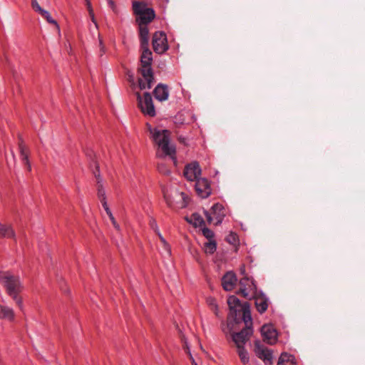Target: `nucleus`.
<instances>
[{
    "label": "nucleus",
    "instance_id": "1",
    "mask_svg": "<svg viewBox=\"0 0 365 365\" xmlns=\"http://www.w3.org/2000/svg\"><path fill=\"white\" fill-rule=\"evenodd\" d=\"M0 283L6 290L10 296L22 312L24 311L23 299L19 293L23 290L24 287L18 276L12 274L9 272H0Z\"/></svg>",
    "mask_w": 365,
    "mask_h": 365
},
{
    "label": "nucleus",
    "instance_id": "2",
    "mask_svg": "<svg viewBox=\"0 0 365 365\" xmlns=\"http://www.w3.org/2000/svg\"><path fill=\"white\" fill-rule=\"evenodd\" d=\"M148 130L153 140L158 147L157 156L158 158L169 156L175 160V147L170 143L169 131L153 128L150 125H148Z\"/></svg>",
    "mask_w": 365,
    "mask_h": 365
},
{
    "label": "nucleus",
    "instance_id": "3",
    "mask_svg": "<svg viewBox=\"0 0 365 365\" xmlns=\"http://www.w3.org/2000/svg\"><path fill=\"white\" fill-rule=\"evenodd\" d=\"M141 48L143 52L140 57L139 71L143 78L138 80V84L140 89L145 90L151 88L154 82L153 72L151 67L153 54L148 46Z\"/></svg>",
    "mask_w": 365,
    "mask_h": 365
},
{
    "label": "nucleus",
    "instance_id": "4",
    "mask_svg": "<svg viewBox=\"0 0 365 365\" xmlns=\"http://www.w3.org/2000/svg\"><path fill=\"white\" fill-rule=\"evenodd\" d=\"M164 199L168 207L173 209H182L188 203L187 195L176 186L169 185L163 189Z\"/></svg>",
    "mask_w": 365,
    "mask_h": 365
},
{
    "label": "nucleus",
    "instance_id": "5",
    "mask_svg": "<svg viewBox=\"0 0 365 365\" xmlns=\"http://www.w3.org/2000/svg\"><path fill=\"white\" fill-rule=\"evenodd\" d=\"M204 214L209 223L217 225L222 222L225 216V210L222 205L216 203L212 205L210 212L204 210Z\"/></svg>",
    "mask_w": 365,
    "mask_h": 365
},
{
    "label": "nucleus",
    "instance_id": "6",
    "mask_svg": "<svg viewBox=\"0 0 365 365\" xmlns=\"http://www.w3.org/2000/svg\"><path fill=\"white\" fill-rule=\"evenodd\" d=\"M137 98L141 111L145 115H149L150 117L155 116V110L150 93L145 92L143 97H141L140 95L138 93Z\"/></svg>",
    "mask_w": 365,
    "mask_h": 365
},
{
    "label": "nucleus",
    "instance_id": "7",
    "mask_svg": "<svg viewBox=\"0 0 365 365\" xmlns=\"http://www.w3.org/2000/svg\"><path fill=\"white\" fill-rule=\"evenodd\" d=\"M240 286L239 292L246 299H250L257 289L253 279L247 276L240 280Z\"/></svg>",
    "mask_w": 365,
    "mask_h": 365
},
{
    "label": "nucleus",
    "instance_id": "8",
    "mask_svg": "<svg viewBox=\"0 0 365 365\" xmlns=\"http://www.w3.org/2000/svg\"><path fill=\"white\" fill-rule=\"evenodd\" d=\"M153 48L155 53L161 54L168 49L167 36L164 32H155L153 36Z\"/></svg>",
    "mask_w": 365,
    "mask_h": 365
},
{
    "label": "nucleus",
    "instance_id": "9",
    "mask_svg": "<svg viewBox=\"0 0 365 365\" xmlns=\"http://www.w3.org/2000/svg\"><path fill=\"white\" fill-rule=\"evenodd\" d=\"M255 353L256 356L262 360L265 364H272V352L270 349L262 344L260 341H256L255 342Z\"/></svg>",
    "mask_w": 365,
    "mask_h": 365
},
{
    "label": "nucleus",
    "instance_id": "10",
    "mask_svg": "<svg viewBox=\"0 0 365 365\" xmlns=\"http://www.w3.org/2000/svg\"><path fill=\"white\" fill-rule=\"evenodd\" d=\"M201 168L197 162H192L187 165L184 170V176L190 181L197 180L200 178Z\"/></svg>",
    "mask_w": 365,
    "mask_h": 365
},
{
    "label": "nucleus",
    "instance_id": "11",
    "mask_svg": "<svg viewBox=\"0 0 365 365\" xmlns=\"http://www.w3.org/2000/svg\"><path fill=\"white\" fill-rule=\"evenodd\" d=\"M195 187L197 194L202 198H207L211 194V187L206 178L197 179Z\"/></svg>",
    "mask_w": 365,
    "mask_h": 365
},
{
    "label": "nucleus",
    "instance_id": "12",
    "mask_svg": "<svg viewBox=\"0 0 365 365\" xmlns=\"http://www.w3.org/2000/svg\"><path fill=\"white\" fill-rule=\"evenodd\" d=\"M252 334V328L245 327L240 332L235 333L232 335V339L237 347L244 346L249 337Z\"/></svg>",
    "mask_w": 365,
    "mask_h": 365
},
{
    "label": "nucleus",
    "instance_id": "13",
    "mask_svg": "<svg viewBox=\"0 0 365 365\" xmlns=\"http://www.w3.org/2000/svg\"><path fill=\"white\" fill-rule=\"evenodd\" d=\"M261 333L265 342L273 344L277 341V331L271 325L265 324L261 329Z\"/></svg>",
    "mask_w": 365,
    "mask_h": 365
},
{
    "label": "nucleus",
    "instance_id": "14",
    "mask_svg": "<svg viewBox=\"0 0 365 365\" xmlns=\"http://www.w3.org/2000/svg\"><path fill=\"white\" fill-rule=\"evenodd\" d=\"M237 282V277L234 272H227L222 278V285L225 290L231 291Z\"/></svg>",
    "mask_w": 365,
    "mask_h": 365
},
{
    "label": "nucleus",
    "instance_id": "15",
    "mask_svg": "<svg viewBox=\"0 0 365 365\" xmlns=\"http://www.w3.org/2000/svg\"><path fill=\"white\" fill-rule=\"evenodd\" d=\"M153 95L159 101H165L168 98L169 91L166 85L159 83L153 91Z\"/></svg>",
    "mask_w": 365,
    "mask_h": 365
},
{
    "label": "nucleus",
    "instance_id": "16",
    "mask_svg": "<svg viewBox=\"0 0 365 365\" xmlns=\"http://www.w3.org/2000/svg\"><path fill=\"white\" fill-rule=\"evenodd\" d=\"M155 12L153 9H148L137 16L136 21L138 24L148 25L155 18Z\"/></svg>",
    "mask_w": 365,
    "mask_h": 365
},
{
    "label": "nucleus",
    "instance_id": "17",
    "mask_svg": "<svg viewBox=\"0 0 365 365\" xmlns=\"http://www.w3.org/2000/svg\"><path fill=\"white\" fill-rule=\"evenodd\" d=\"M269 299L264 294L255 297V306L259 313H264L268 308Z\"/></svg>",
    "mask_w": 365,
    "mask_h": 365
},
{
    "label": "nucleus",
    "instance_id": "18",
    "mask_svg": "<svg viewBox=\"0 0 365 365\" xmlns=\"http://www.w3.org/2000/svg\"><path fill=\"white\" fill-rule=\"evenodd\" d=\"M0 319H6L9 322L14 321L15 312L13 308L6 305H0Z\"/></svg>",
    "mask_w": 365,
    "mask_h": 365
},
{
    "label": "nucleus",
    "instance_id": "19",
    "mask_svg": "<svg viewBox=\"0 0 365 365\" xmlns=\"http://www.w3.org/2000/svg\"><path fill=\"white\" fill-rule=\"evenodd\" d=\"M242 312V320L245 324V327H251L252 326V319L251 316V312L250 309V304L248 302H245L242 309H240Z\"/></svg>",
    "mask_w": 365,
    "mask_h": 365
},
{
    "label": "nucleus",
    "instance_id": "20",
    "mask_svg": "<svg viewBox=\"0 0 365 365\" xmlns=\"http://www.w3.org/2000/svg\"><path fill=\"white\" fill-rule=\"evenodd\" d=\"M19 152H20V158L22 163L27 167L29 171L31 170V166L29 160V150L26 146L23 143V142L19 143Z\"/></svg>",
    "mask_w": 365,
    "mask_h": 365
},
{
    "label": "nucleus",
    "instance_id": "21",
    "mask_svg": "<svg viewBox=\"0 0 365 365\" xmlns=\"http://www.w3.org/2000/svg\"><path fill=\"white\" fill-rule=\"evenodd\" d=\"M0 238H13L16 241L15 232L10 225L0 223Z\"/></svg>",
    "mask_w": 365,
    "mask_h": 365
},
{
    "label": "nucleus",
    "instance_id": "22",
    "mask_svg": "<svg viewBox=\"0 0 365 365\" xmlns=\"http://www.w3.org/2000/svg\"><path fill=\"white\" fill-rule=\"evenodd\" d=\"M227 304L230 307V312H233V314H235V315H237V312L238 311H240L242 306V304H241L240 303V299L234 295L229 297L227 299Z\"/></svg>",
    "mask_w": 365,
    "mask_h": 365
},
{
    "label": "nucleus",
    "instance_id": "23",
    "mask_svg": "<svg viewBox=\"0 0 365 365\" xmlns=\"http://www.w3.org/2000/svg\"><path fill=\"white\" fill-rule=\"evenodd\" d=\"M139 25V31H140V44L141 47L148 46V34L149 31L147 25L145 24H138Z\"/></svg>",
    "mask_w": 365,
    "mask_h": 365
},
{
    "label": "nucleus",
    "instance_id": "24",
    "mask_svg": "<svg viewBox=\"0 0 365 365\" xmlns=\"http://www.w3.org/2000/svg\"><path fill=\"white\" fill-rule=\"evenodd\" d=\"M187 220L190 223L192 224L195 227L202 228L205 225L202 217L200 214L196 212L192 214L190 218L187 219Z\"/></svg>",
    "mask_w": 365,
    "mask_h": 365
},
{
    "label": "nucleus",
    "instance_id": "25",
    "mask_svg": "<svg viewBox=\"0 0 365 365\" xmlns=\"http://www.w3.org/2000/svg\"><path fill=\"white\" fill-rule=\"evenodd\" d=\"M162 244L160 248V253L164 257H169L171 255V248L170 245L167 242L165 239L162 235H160L159 237Z\"/></svg>",
    "mask_w": 365,
    "mask_h": 365
},
{
    "label": "nucleus",
    "instance_id": "26",
    "mask_svg": "<svg viewBox=\"0 0 365 365\" xmlns=\"http://www.w3.org/2000/svg\"><path fill=\"white\" fill-rule=\"evenodd\" d=\"M277 365H296L293 361V356L287 354H282L279 359Z\"/></svg>",
    "mask_w": 365,
    "mask_h": 365
},
{
    "label": "nucleus",
    "instance_id": "27",
    "mask_svg": "<svg viewBox=\"0 0 365 365\" xmlns=\"http://www.w3.org/2000/svg\"><path fill=\"white\" fill-rule=\"evenodd\" d=\"M237 354L239 355V357H240L241 361L244 364H246L249 362V361H250L249 354L244 346H242L237 347Z\"/></svg>",
    "mask_w": 365,
    "mask_h": 365
},
{
    "label": "nucleus",
    "instance_id": "28",
    "mask_svg": "<svg viewBox=\"0 0 365 365\" xmlns=\"http://www.w3.org/2000/svg\"><path fill=\"white\" fill-rule=\"evenodd\" d=\"M148 9V8H147L145 4H143V2H139V1H133V9L137 16Z\"/></svg>",
    "mask_w": 365,
    "mask_h": 365
},
{
    "label": "nucleus",
    "instance_id": "29",
    "mask_svg": "<svg viewBox=\"0 0 365 365\" xmlns=\"http://www.w3.org/2000/svg\"><path fill=\"white\" fill-rule=\"evenodd\" d=\"M205 252L207 254H213L217 249V244L215 240H209L204 244Z\"/></svg>",
    "mask_w": 365,
    "mask_h": 365
},
{
    "label": "nucleus",
    "instance_id": "30",
    "mask_svg": "<svg viewBox=\"0 0 365 365\" xmlns=\"http://www.w3.org/2000/svg\"><path fill=\"white\" fill-rule=\"evenodd\" d=\"M96 177L98 178V196L101 201V202H106V191L103 187V185L100 184V180H98V177L96 175Z\"/></svg>",
    "mask_w": 365,
    "mask_h": 365
},
{
    "label": "nucleus",
    "instance_id": "31",
    "mask_svg": "<svg viewBox=\"0 0 365 365\" xmlns=\"http://www.w3.org/2000/svg\"><path fill=\"white\" fill-rule=\"evenodd\" d=\"M40 14L46 19V21L50 23V24H52L53 25H55L56 26V28L58 29H59V26L56 22V21H55L52 17L50 15L49 12L46 11L45 9H43V11H41V12L40 13Z\"/></svg>",
    "mask_w": 365,
    "mask_h": 365
},
{
    "label": "nucleus",
    "instance_id": "32",
    "mask_svg": "<svg viewBox=\"0 0 365 365\" xmlns=\"http://www.w3.org/2000/svg\"><path fill=\"white\" fill-rule=\"evenodd\" d=\"M202 233L205 237L207 239V240H214V232L209 228L206 227L205 226H203L201 228Z\"/></svg>",
    "mask_w": 365,
    "mask_h": 365
},
{
    "label": "nucleus",
    "instance_id": "33",
    "mask_svg": "<svg viewBox=\"0 0 365 365\" xmlns=\"http://www.w3.org/2000/svg\"><path fill=\"white\" fill-rule=\"evenodd\" d=\"M207 303L210 306L216 316L218 317V307L214 298L209 297L207 299Z\"/></svg>",
    "mask_w": 365,
    "mask_h": 365
},
{
    "label": "nucleus",
    "instance_id": "34",
    "mask_svg": "<svg viewBox=\"0 0 365 365\" xmlns=\"http://www.w3.org/2000/svg\"><path fill=\"white\" fill-rule=\"evenodd\" d=\"M149 224L150 228L158 235V237H160V235H161V233L158 228L156 220L153 218H150Z\"/></svg>",
    "mask_w": 365,
    "mask_h": 365
},
{
    "label": "nucleus",
    "instance_id": "35",
    "mask_svg": "<svg viewBox=\"0 0 365 365\" xmlns=\"http://www.w3.org/2000/svg\"><path fill=\"white\" fill-rule=\"evenodd\" d=\"M86 2V6H87L89 14L91 16V20H92L93 23L96 25V26H97V22L95 19V16H94V14H93V9L91 6V1L89 0H87Z\"/></svg>",
    "mask_w": 365,
    "mask_h": 365
},
{
    "label": "nucleus",
    "instance_id": "36",
    "mask_svg": "<svg viewBox=\"0 0 365 365\" xmlns=\"http://www.w3.org/2000/svg\"><path fill=\"white\" fill-rule=\"evenodd\" d=\"M158 169L160 173L164 175H169L170 173V170L163 163L158 164Z\"/></svg>",
    "mask_w": 365,
    "mask_h": 365
},
{
    "label": "nucleus",
    "instance_id": "37",
    "mask_svg": "<svg viewBox=\"0 0 365 365\" xmlns=\"http://www.w3.org/2000/svg\"><path fill=\"white\" fill-rule=\"evenodd\" d=\"M31 6H32L33 9L35 10V11L38 12L39 14L41 12V11L43 10V9H42L40 6L37 0H31Z\"/></svg>",
    "mask_w": 365,
    "mask_h": 365
},
{
    "label": "nucleus",
    "instance_id": "38",
    "mask_svg": "<svg viewBox=\"0 0 365 365\" xmlns=\"http://www.w3.org/2000/svg\"><path fill=\"white\" fill-rule=\"evenodd\" d=\"M101 204H102L105 211L106 212L107 215L111 212L110 208L108 206L107 202L103 201V202H101Z\"/></svg>",
    "mask_w": 365,
    "mask_h": 365
},
{
    "label": "nucleus",
    "instance_id": "39",
    "mask_svg": "<svg viewBox=\"0 0 365 365\" xmlns=\"http://www.w3.org/2000/svg\"><path fill=\"white\" fill-rule=\"evenodd\" d=\"M110 221L112 222V224L114 226V227L117 230H120V226L116 222L114 217H111L110 219Z\"/></svg>",
    "mask_w": 365,
    "mask_h": 365
},
{
    "label": "nucleus",
    "instance_id": "40",
    "mask_svg": "<svg viewBox=\"0 0 365 365\" xmlns=\"http://www.w3.org/2000/svg\"><path fill=\"white\" fill-rule=\"evenodd\" d=\"M236 240V236L235 235L231 233L229 236V241L231 242V240H233V241H235Z\"/></svg>",
    "mask_w": 365,
    "mask_h": 365
},
{
    "label": "nucleus",
    "instance_id": "41",
    "mask_svg": "<svg viewBox=\"0 0 365 365\" xmlns=\"http://www.w3.org/2000/svg\"><path fill=\"white\" fill-rule=\"evenodd\" d=\"M107 1L110 7H112V8L114 7L115 4L113 0H107Z\"/></svg>",
    "mask_w": 365,
    "mask_h": 365
},
{
    "label": "nucleus",
    "instance_id": "42",
    "mask_svg": "<svg viewBox=\"0 0 365 365\" xmlns=\"http://www.w3.org/2000/svg\"><path fill=\"white\" fill-rule=\"evenodd\" d=\"M240 272L242 274H245V266H242L241 268H240Z\"/></svg>",
    "mask_w": 365,
    "mask_h": 365
},
{
    "label": "nucleus",
    "instance_id": "43",
    "mask_svg": "<svg viewBox=\"0 0 365 365\" xmlns=\"http://www.w3.org/2000/svg\"><path fill=\"white\" fill-rule=\"evenodd\" d=\"M108 215L110 220L111 219V217H113V215L111 212L110 213H108Z\"/></svg>",
    "mask_w": 365,
    "mask_h": 365
},
{
    "label": "nucleus",
    "instance_id": "44",
    "mask_svg": "<svg viewBox=\"0 0 365 365\" xmlns=\"http://www.w3.org/2000/svg\"><path fill=\"white\" fill-rule=\"evenodd\" d=\"M195 365H197L196 364H195Z\"/></svg>",
    "mask_w": 365,
    "mask_h": 365
}]
</instances>
